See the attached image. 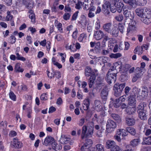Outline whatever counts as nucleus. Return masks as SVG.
<instances>
[{
  "label": "nucleus",
  "mask_w": 151,
  "mask_h": 151,
  "mask_svg": "<svg viewBox=\"0 0 151 151\" xmlns=\"http://www.w3.org/2000/svg\"><path fill=\"white\" fill-rule=\"evenodd\" d=\"M89 126H83L82 129L81 138L82 139L91 137L93 134V123L92 122L88 123Z\"/></svg>",
  "instance_id": "f257e3e1"
},
{
  "label": "nucleus",
  "mask_w": 151,
  "mask_h": 151,
  "mask_svg": "<svg viewBox=\"0 0 151 151\" xmlns=\"http://www.w3.org/2000/svg\"><path fill=\"white\" fill-rule=\"evenodd\" d=\"M123 14L124 16V23L129 24L132 21H134L133 19L134 17V12L128 10V8L124 7L123 10Z\"/></svg>",
  "instance_id": "f03ea898"
},
{
  "label": "nucleus",
  "mask_w": 151,
  "mask_h": 151,
  "mask_svg": "<svg viewBox=\"0 0 151 151\" xmlns=\"http://www.w3.org/2000/svg\"><path fill=\"white\" fill-rule=\"evenodd\" d=\"M85 75L86 76H91L88 80V84L89 88H91L96 79L94 73L91 70L90 67L87 66L85 69Z\"/></svg>",
  "instance_id": "7ed1b4c3"
},
{
  "label": "nucleus",
  "mask_w": 151,
  "mask_h": 151,
  "mask_svg": "<svg viewBox=\"0 0 151 151\" xmlns=\"http://www.w3.org/2000/svg\"><path fill=\"white\" fill-rule=\"evenodd\" d=\"M125 86V84L124 83L119 84L117 83L115 84L113 88L114 91V95L115 96L117 97L121 95Z\"/></svg>",
  "instance_id": "20e7f679"
},
{
  "label": "nucleus",
  "mask_w": 151,
  "mask_h": 151,
  "mask_svg": "<svg viewBox=\"0 0 151 151\" xmlns=\"http://www.w3.org/2000/svg\"><path fill=\"white\" fill-rule=\"evenodd\" d=\"M133 95H130L128 96V104L131 106H134L136 103V100L135 96L137 95V93L138 91V89L136 87H134L133 89Z\"/></svg>",
  "instance_id": "39448f33"
},
{
  "label": "nucleus",
  "mask_w": 151,
  "mask_h": 151,
  "mask_svg": "<svg viewBox=\"0 0 151 151\" xmlns=\"http://www.w3.org/2000/svg\"><path fill=\"white\" fill-rule=\"evenodd\" d=\"M116 127V123L111 119L108 120L106 124V131L107 132H110Z\"/></svg>",
  "instance_id": "423d86ee"
},
{
  "label": "nucleus",
  "mask_w": 151,
  "mask_h": 151,
  "mask_svg": "<svg viewBox=\"0 0 151 151\" xmlns=\"http://www.w3.org/2000/svg\"><path fill=\"white\" fill-rule=\"evenodd\" d=\"M148 90L147 88L144 86L142 88V90L141 91L140 89L139 90L137 95V99L138 100H141L143 98L146 96L148 95Z\"/></svg>",
  "instance_id": "0eeeda50"
},
{
  "label": "nucleus",
  "mask_w": 151,
  "mask_h": 151,
  "mask_svg": "<svg viewBox=\"0 0 151 151\" xmlns=\"http://www.w3.org/2000/svg\"><path fill=\"white\" fill-rule=\"evenodd\" d=\"M108 89L107 87L105 86L103 87L100 93V96L103 101H106L108 95Z\"/></svg>",
  "instance_id": "6e6552de"
},
{
  "label": "nucleus",
  "mask_w": 151,
  "mask_h": 151,
  "mask_svg": "<svg viewBox=\"0 0 151 151\" xmlns=\"http://www.w3.org/2000/svg\"><path fill=\"white\" fill-rule=\"evenodd\" d=\"M104 33L102 31L99 30L94 31L93 37L96 40H99L104 37Z\"/></svg>",
  "instance_id": "1a4fd4ad"
},
{
  "label": "nucleus",
  "mask_w": 151,
  "mask_h": 151,
  "mask_svg": "<svg viewBox=\"0 0 151 151\" xmlns=\"http://www.w3.org/2000/svg\"><path fill=\"white\" fill-rule=\"evenodd\" d=\"M116 76L115 74L110 75L107 74L106 80L107 83L109 84L114 83L116 80Z\"/></svg>",
  "instance_id": "9d476101"
},
{
  "label": "nucleus",
  "mask_w": 151,
  "mask_h": 151,
  "mask_svg": "<svg viewBox=\"0 0 151 151\" xmlns=\"http://www.w3.org/2000/svg\"><path fill=\"white\" fill-rule=\"evenodd\" d=\"M136 23L135 21L131 22L130 24H128L129 27H128L127 30V33H128L129 32H132L135 30V24Z\"/></svg>",
  "instance_id": "9b49d317"
},
{
  "label": "nucleus",
  "mask_w": 151,
  "mask_h": 151,
  "mask_svg": "<svg viewBox=\"0 0 151 151\" xmlns=\"http://www.w3.org/2000/svg\"><path fill=\"white\" fill-rule=\"evenodd\" d=\"M112 24L111 23H108L105 24L102 26V29L105 32L109 33L111 29Z\"/></svg>",
  "instance_id": "f8f14e48"
},
{
  "label": "nucleus",
  "mask_w": 151,
  "mask_h": 151,
  "mask_svg": "<svg viewBox=\"0 0 151 151\" xmlns=\"http://www.w3.org/2000/svg\"><path fill=\"white\" fill-rule=\"evenodd\" d=\"M54 138L51 136H48L45 139L43 144L47 146V145L52 144V143L54 142Z\"/></svg>",
  "instance_id": "ddd939ff"
},
{
  "label": "nucleus",
  "mask_w": 151,
  "mask_h": 151,
  "mask_svg": "<svg viewBox=\"0 0 151 151\" xmlns=\"http://www.w3.org/2000/svg\"><path fill=\"white\" fill-rule=\"evenodd\" d=\"M119 31L118 29L116 27H113L110 31L109 33L113 37H117L118 36Z\"/></svg>",
  "instance_id": "4468645a"
},
{
  "label": "nucleus",
  "mask_w": 151,
  "mask_h": 151,
  "mask_svg": "<svg viewBox=\"0 0 151 151\" xmlns=\"http://www.w3.org/2000/svg\"><path fill=\"white\" fill-rule=\"evenodd\" d=\"M92 143L93 142L91 139H87L86 140L85 143L81 147V150H83L85 147H90Z\"/></svg>",
  "instance_id": "2eb2a0df"
},
{
  "label": "nucleus",
  "mask_w": 151,
  "mask_h": 151,
  "mask_svg": "<svg viewBox=\"0 0 151 151\" xmlns=\"http://www.w3.org/2000/svg\"><path fill=\"white\" fill-rule=\"evenodd\" d=\"M125 122L129 126L134 125L135 123V119L132 118L127 117L125 118Z\"/></svg>",
  "instance_id": "dca6fc26"
},
{
  "label": "nucleus",
  "mask_w": 151,
  "mask_h": 151,
  "mask_svg": "<svg viewBox=\"0 0 151 151\" xmlns=\"http://www.w3.org/2000/svg\"><path fill=\"white\" fill-rule=\"evenodd\" d=\"M13 145L16 148H21L22 146V143L17 138H14L13 139Z\"/></svg>",
  "instance_id": "f3484780"
},
{
  "label": "nucleus",
  "mask_w": 151,
  "mask_h": 151,
  "mask_svg": "<svg viewBox=\"0 0 151 151\" xmlns=\"http://www.w3.org/2000/svg\"><path fill=\"white\" fill-rule=\"evenodd\" d=\"M117 134L119 135H121L123 137L126 136L128 134L127 128L126 130L124 129H118V131H117Z\"/></svg>",
  "instance_id": "a211bd4d"
},
{
  "label": "nucleus",
  "mask_w": 151,
  "mask_h": 151,
  "mask_svg": "<svg viewBox=\"0 0 151 151\" xmlns=\"http://www.w3.org/2000/svg\"><path fill=\"white\" fill-rule=\"evenodd\" d=\"M70 140V139L65 136L64 135H62L60 139V141L61 143L63 144H66L68 143Z\"/></svg>",
  "instance_id": "6ab92c4d"
},
{
  "label": "nucleus",
  "mask_w": 151,
  "mask_h": 151,
  "mask_svg": "<svg viewBox=\"0 0 151 151\" xmlns=\"http://www.w3.org/2000/svg\"><path fill=\"white\" fill-rule=\"evenodd\" d=\"M29 14V17L31 19V21L33 23H35V15L34 11L32 10H30L28 12Z\"/></svg>",
  "instance_id": "aec40b11"
},
{
  "label": "nucleus",
  "mask_w": 151,
  "mask_h": 151,
  "mask_svg": "<svg viewBox=\"0 0 151 151\" xmlns=\"http://www.w3.org/2000/svg\"><path fill=\"white\" fill-rule=\"evenodd\" d=\"M141 21L145 24H149L151 22V17L143 16L141 18Z\"/></svg>",
  "instance_id": "412c9836"
},
{
  "label": "nucleus",
  "mask_w": 151,
  "mask_h": 151,
  "mask_svg": "<svg viewBox=\"0 0 151 151\" xmlns=\"http://www.w3.org/2000/svg\"><path fill=\"white\" fill-rule=\"evenodd\" d=\"M90 105V100L89 99H85L83 103V108L84 110H87L89 108Z\"/></svg>",
  "instance_id": "4be33fe9"
},
{
  "label": "nucleus",
  "mask_w": 151,
  "mask_h": 151,
  "mask_svg": "<svg viewBox=\"0 0 151 151\" xmlns=\"http://www.w3.org/2000/svg\"><path fill=\"white\" fill-rule=\"evenodd\" d=\"M136 109L133 106L132 107H128L126 109V111L129 115L133 114L136 111Z\"/></svg>",
  "instance_id": "5701e85b"
},
{
  "label": "nucleus",
  "mask_w": 151,
  "mask_h": 151,
  "mask_svg": "<svg viewBox=\"0 0 151 151\" xmlns=\"http://www.w3.org/2000/svg\"><path fill=\"white\" fill-rule=\"evenodd\" d=\"M146 110H143V111H139L137 112L138 113L139 116L141 119L145 120L146 119Z\"/></svg>",
  "instance_id": "b1692460"
},
{
  "label": "nucleus",
  "mask_w": 151,
  "mask_h": 151,
  "mask_svg": "<svg viewBox=\"0 0 151 151\" xmlns=\"http://www.w3.org/2000/svg\"><path fill=\"white\" fill-rule=\"evenodd\" d=\"M52 146L53 149L55 151L61 150L62 146L60 145H58L56 142H54L52 144Z\"/></svg>",
  "instance_id": "393cba45"
},
{
  "label": "nucleus",
  "mask_w": 151,
  "mask_h": 151,
  "mask_svg": "<svg viewBox=\"0 0 151 151\" xmlns=\"http://www.w3.org/2000/svg\"><path fill=\"white\" fill-rule=\"evenodd\" d=\"M144 10L145 8L143 9L140 8H138L136 9L135 12L138 16L142 17L143 16Z\"/></svg>",
  "instance_id": "a878e982"
},
{
  "label": "nucleus",
  "mask_w": 151,
  "mask_h": 151,
  "mask_svg": "<svg viewBox=\"0 0 151 151\" xmlns=\"http://www.w3.org/2000/svg\"><path fill=\"white\" fill-rule=\"evenodd\" d=\"M142 143L147 145H151V136L144 138Z\"/></svg>",
  "instance_id": "bb28decb"
},
{
  "label": "nucleus",
  "mask_w": 151,
  "mask_h": 151,
  "mask_svg": "<svg viewBox=\"0 0 151 151\" xmlns=\"http://www.w3.org/2000/svg\"><path fill=\"white\" fill-rule=\"evenodd\" d=\"M111 116L112 118L117 122H121V118L118 114H111Z\"/></svg>",
  "instance_id": "cd10ccee"
},
{
  "label": "nucleus",
  "mask_w": 151,
  "mask_h": 151,
  "mask_svg": "<svg viewBox=\"0 0 151 151\" xmlns=\"http://www.w3.org/2000/svg\"><path fill=\"white\" fill-rule=\"evenodd\" d=\"M115 142L114 141L108 140L106 143V147L107 149H109L111 148L114 145Z\"/></svg>",
  "instance_id": "c85d7f7f"
},
{
  "label": "nucleus",
  "mask_w": 151,
  "mask_h": 151,
  "mask_svg": "<svg viewBox=\"0 0 151 151\" xmlns=\"http://www.w3.org/2000/svg\"><path fill=\"white\" fill-rule=\"evenodd\" d=\"M110 6V3L107 1H106L102 5V10L104 12L106 11V12L109 10V8Z\"/></svg>",
  "instance_id": "c756f323"
},
{
  "label": "nucleus",
  "mask_w": 151,
  "mask_h": 151,
  "mask_svg": "<svg viewBox=\"0 0 151 151\" xmlns=\"http://www.w3.org/2000/svg\"><path fill=\"white\" fill-rule=\"evenodd\" d=\"M143 16L151 17V10L148 8H145Z\"/></svg>",
  "instance_id": "7c9ffc66"
},
{
  "label": "nucleus",
  "mask_w": 151,
  "mask_h": 151,
  "mask_svg": "<svg viewBox=\"0 0 151 151\" xmlns=\"http://www.w3.org/2000/svg\"><path fill=\"white\" fill-rule=\"evenodd\" d=\"M114 64L116 70H119V71H120L122 68V62L120 61L118 62L115 63Z\"/></svg>",
  "instance_id": "2f4dec72"
},
{
  "label": "nucleus",
  "mask_w": 151,
  "mask_h": 151,
  "mask_svg": "<svg viewBox=\"0 0 151 151\" xmlns=\"http://www.w3.org/2000/svg\"><path fill=\"white\" fill-rule=\"evenodd\" d=\"M14 71L16 72H22L23 71L24 69L21 68L20 64L17 63L15 65Z\"/></svg>",
  "instance_id": "473e14b6"
},
{
  "label": "nucleus",
  "mask_w": 151,
  "mask_h": 151,
  "mask_svg": "<svg viewBox=\"0 0 151 151\" xmlns=\"http://www.w3.org/2000/svg\"><path fill=\"white\" fill-rule=\"evenodd\" d=\"M139 141V139H135L132 140L130 142V144L133 147L136 146L138 145V143Z\"/></svg>",
  "instance_id": "72a5a7b5"
},
{
  "label": "nucleus",
  "mask_w": 151,
  "mask_h": 151,
  "mask_svg": "<svg viewBox=\"0 0 151 151\" xmlns=\"http://www.w3.org/2000/svg\"><path fill=\"white\" fill-rule=\"evenodd\" d=\"M93 5V3L91 1V3H89L87 2L85 4L84 7V9L86 10H89Z\"/></svg>",
  "instance_id": "f704fd0d"
},
{
  "label": "nucleus",
  "mask_w": 151,
  "mask_h": 151,
  "mask_svg": "<svg viewBox=\"0 0 151 151\" xmlns=\"http://www.w3.org/2000/svg\"><path fill=\"white\" fill-rule=\"evenodd\" d=\"M127 128L128 132H129L131 134L133 135L135 134L136 131L135 129L134 128L130 127H128Z\"/></svg>",
  "instance_id": "c9c22d12"
},
{
  "label": "nucleus",
  "mask_w": 151,
  "mask_h": 151,
  "mask_svg": "<svg viewBox=\"0 0 151 151\" xmlns=\"http://www.w3.org/2000/svg\"><path fill=\"white\" fill-rule=\"evenodd\" d=\"M138 51H139V52L138 54L140 55L142 53V47H137L134 50V52L135 54H136L138 52Z\"/></svg>",
  "instance_id": "e433bc0d"
},
{
  "label": "nucleus",
  "mask_w": 151,
  "mask_h": 151,
  "mask_svg": "<svg viewBox=\"0 0 151 151\" xmlns=\"http://www.w3.org/2000/svg\"><path fill=\"white\" fill-rule=\"evenodd\" d=\"M131 90V88L129 86H126L124 90V93L127 96H129L130 95H133V93H132V94H130V91Z\"/></svg>",
  "instance_id": "4c0bfd02"
},
{
  "label": "nucleus",
  "mask_w": 151,
  "mask_h": 151,
  "mask_svg": "<svg viewBox=\"0 0 151 151\" xmlns=\"http://www.w3.org/2000/svg\"><path fill=\"white\" fill-rule=\"evenodd\" d=\"M110 151H123V150L119 146L115 145V146H113L111 149Z\"/></svg>",
  "instance_id": "58836bf2"
},
{
  "label": "nucleus",
  "mask_w": 151,
  "mask_h": 151,
  "mask_svg": "<svg viewBox=\"0 0 151 151\" xmlns=\"http://www.w3.org/2000/svg\"><path fill=\"white\" fill-rule=\"evenodd\" d=\"M87 23V20L85 17H83L80 21L78 22V23L80 24L84 27L85 26Z\"/></svg>",
  "instance_id": "ea45409f"
},
{
  "label": "nucleus",
  "mask_w": 151,
  "mask_h": 151,
  "mask_svg": "<svg viewBox=\"0 0 151 151\" xmlns=\"http://www.w3.org/2000/svg\"><path fill=\"white\" fill-rule=\"evenodd\" d=\"M96 151H104V146L101 144H98L96 146Z\"/></svg>",
  "instance_id": "a19ab883"
},
{
  "label": "nucleus",
  "mask_w": 151,
  "mask_h": 151,
  "mask_svg": "<svg viewBox=\"0 0 151 151\" xmlns=\"http://www.w3.org/2000/svg\"><path fill=\"white\" fill-rule=\"evenodd\" d=\"M115 19L119 22L122 21L124 19V17L122 14H119L115 17Z\"/></svg>",
  "instance_id": "79ce46f5"
},
{
  "label": "nucleus",
  "mask_w": 151,
  "mask_h": 151,
  "mask_svg": "<svg viewBox=\"0 0 151 151\" xmlns=\"http://www.w3.org/2000/svg\"><path fill=\"white\" fill-rule=\"evenodd\" d=\"M94 50L97 53H99L100 52L101 47L100 46V43H97L95 45Z\"/></svg>",
  "instance_id": "37998d69"
},
{
  "label": "nucleus",
  "mask_w": 151,
  "mask_h": 151,
  "mask_svg": "<svg viewBox=\"0 0 151 151\" xmlns=\"http://www.w3.org/2000/svg\"><path fill=\"white\" fill-rule=\"evenodd\" d=\"M121 104V101L118 100V99H116L114 101L113 105L114 107L118 108L120 106Z\"/></svg>",
  "instance_id": "c03bdc74"
},
{
  "label": "nucleus",
  "mask_w": 151,
  "mask_h": 151,
  "mask_svg": "<svg viewBox=\"0 0 151 151\" xmlns=\"http://www.w3.org/2000/svg\"><path fill=\"white\" fill-rule=\"evenodd\" d=\"M137 108V112L139 111H143V110H146L145 109V107H144V104L142 103H141L139 104Z\"/></svg>",
  "instance_id": "a18cd8bd"
},
{
  "label": "nucleus",
  "mask_w": 151,
  "mask_h": 151,
  "mask_svg": "<svg viewBox=\"0 0 151 151\" xmlns=\"http://www.w3.org/2000/svg\"><path fill=\"white\" fill-rule=\"evenodd\" d=\"M70 4H66L65 9L64 11L65 12H68V13H70L71 11V9L70 6Z\"/></svg>",
  "instance_id": "49530a36"
},
{
  "label": "nucleus",
  "mask_w": 151,
  "mask_h": 151,
  "mask_svg": "<svg viewBox=\"0 0 151 151\" xmlns=\"http://www.w3.org/2000/svg\"><path fill=\"white\" fill-rule=\"evenodd\" d=\"M138 4L140 6H144L147 3L146 0H137Z\"/></svg>",
  "instance_id": "de8ad7c7"
},
{
  "label": "nucleus",
  "mask_w": 151,
  "mask_h": 151,
  "mask_svg": "<svg viewBox=\"0 0 151 151\" xmlns=\"http://www.w3.org/2000/svg\"><path fill=\"white\" fill-rule=\"evenodd\" d=\"M122 56V55L120 53H118L116 54H112L110 55V57L111 58H117L120 57Z\"/></svg>",
  "instance_id": "09e8293b"
},
{
  "label": "nucleus",
  "mask_w": 151,
  "mask_h": 151,
  "mask_svg": "<svg viewBox=\"0 0 151 151\" xmlns=\"http://www.w3.org/2000/svg\"><path fill=\"white\" fill-rule=\"evenodd\" d=\"M9 96L10 98L12 100L15 101L16 99V95L12 91H11L9 93Z\"/></svg>",
  "instance_id": "8fccbe9b"
},
{
  "label": "nucleus",
  "mask_w": 151,
  "mask_h": 151,
  "mask_svg": "<svg viewBox=\"0 0 151 151\" xmlns=\"http://www.w3.org/2000/svg\"><path fill=\"white\" fill-rule=\"evenodd\" d=\"M48 77L50 78L51 79L54 78L55 76L54 72L52 71V72H50L49 71H47Z\"/></svg>",
  "instance_id": "3c124183"
},
{
  "label": "nucleus",
  "mask_w": 151,
  "mask_h": 151,
  "mask_svg": "<svg viewBox=\"0 0 151 151\" xmlns=\"http://www.w3.org/2000/svg\"><path fill=\"white\" fill-rule=\"evenodd\" d=\"M71 16V14L70 13H65L63 15V18L65 20H68Z\"/></svg>",
  "instance_id": "603ef678"
},
{
  "label": "nucleus",
  "mask_w": 151,
  "mask_h": 151,
  "mask_svg": "<svg viewBox=\"0 0 151 151\" xmlns=\"http://www.w3.org/2000/svg\"><path fill=\"white\" fill-rule=\"evenodd\" d=\"M7 16L6 17V20L8 21L11 20L13 18V16L11 14L10 12L8 11L7 12Z\"/></svg>",
  "instance_id": "864d4df0"
},
{
  "label": "nucleus",
  "mask_w": 151,
  "mask_h": 151,
  "mask_svg": "<svg viewBox=\"0 0 151 151\" xmlns=\"http://www.w3.org/2000/svg\"><path fill=\"white\" fill-rule=\"evenodd\" d=\"M118 27L120 32L121 33H123L124 29V25L122 24L119 23L118 24Z\"/></svg>",
  "instance_id": "5fc2aeb1"
},
{
  "label": "nucleus",
  "mask_w": 151,
  "mask_h": 151,
  "mask_svg": "<svg viewBox=\"0 0 151 151\" xmlns=\"http://www.w3.org/2000/svg\"><path fill=\"white\" fill-rule=\"evenodd\" d=\"M83 4V3L81 2L78 1V3L76 4L75 8L78 9H80L81 8V6Z\"/></svg>",
  "instance_id": "6e6d98bb"
},
{
  "label": "nucleus",
  "mask_w": 151,
  "mask_h": 151,
  "mask_svg": "<svg viewBox=\"0 0 151 151\" xmlns=\"http://www.w3.org/2000/svg\"><path fill=\"white\" fill-rule=\"evenodd\" d=\"M21 1L22 2L23 4L26 5V6L28 8L29 7H31V6H32L31 4H29L28 5H27L28 2L26 0H21Z\"/></svg>",
  "instance_id": "4d7b16f0"
},
{
  "label": "nucleus",
  "mask_w": 151,
  "mask_h": 151,
  "mask_svg": "<svg viewBox=\"0 0 151 151\" xmlns=\"http://www.w3.org/2000/svg\"><path fill=\"white\" fill-rule=\"evenodd\" d=\"M7 122L6 121H2L0 123V126L4 129H5L7 126Z\"/></svg>",
  "instance_id": "13d9d810"
},
{
  "label": "nucleus",
  "mask_w": 151,
  "mask_h": 151,
  "mask_svg": "<svg viewBox=\"0 0 151 151\" xmlns=\"http://www.w3.org/2000/svg\"><path fill=\"white\" fill-rule=\"evenodd\" d=\"M17 57L16 58L18 60H20L23 61H24L26 60V59L22 57H20L19 53H16Z\"/></svg>",
  "instance_id": "bf43d9fd"
},
{
  "label": "nucleus",
  "mask_w": 151,
  "mask_h": 151,
  "mask_svg": "<svg viewBox=\"0 0 151 151\" xmlns=\"http://www.w3.org/2000/svg\"><path fill=\"white\" fill-rule=\"evenodd\" d=\"M86 34L84 33H83L81 34L78 37V40L79 42H82L85 37L86 36Z\"/></svg>",
  "instance_id": "052dcab7"
},
{
  "label": "nucleus",
  "mask_w": 151,
  "mask_h": 151,
  "mask_svg": "<svg viewBox=\"0 0 151 151\" xmlns=\"http://www.w3.org/2000/svg\"><path fill=\"white\" fill-rule=\"evenodd\" d=\"M78 11H77L73 14L71 18L72 21L75 20L76 19L78 16Z\"/></svg>",
  "instance_id": "680f3d73"
},
{
  "label": "nucleus",
  "mask_w": 151,
  "mask_h": 151,
  "mask_svg": "<svg viewBox=\"0 0 151 151\" xmlns=\"http://www.w3.org/2000/svg\"><path fill=\"white\" fill-rule=\"evenodd\" d=\"M116 6L117 9H122V7L123 6V4L121 2H119L118 1L117 4Z\"/></svg>",
  "instance_id": "e2e57ef3"
},
{
  "label": "nucleus",
  "mask_w": 151,
  "mask_h": 151,
  "mask_svg": "<svg viewBox=\"0 0 151 151\" xmlns=\"http://www.w3.org/2000/svg\"><path fill=\"white\" fill-rule=\"evenodd\" d=\"M40 98L41 100L44 101L47 100V98L46 96V93H44L42 94L40 96Z\"/></svg>",
  "instance_id": "0e129e2a"
},
{
  "label": "nucleus",
  "mask_w": 151,
  "mask_h": 151,
  "mask_svg": "<svg viewBox=\"0 0 151 151\" xmlns=\"http://www.w3.org/2000/svg\"><path fill=\"white\" fill-rule=\"evenodd\" d=\"M54 74H55V76L56 77L58 78H60L61 77L60 72L59 71H54Z\"/></svg>",
  "instance_id": "69168bd1"
},
{
  "label": "nucleus",
  "mask_w": 151,
  "mask_h": 151,
  "mask_svg": "<svg viewBox=\"0 0 151 151\" xmlns=\"http://www.w3.org/2000/svg\"><path fill=\"white\" fill-rule=\"evenodd\" d=\"M58 54L61 57L62 61L63 62H64L65 60V58L66 57L65 54L60 53H59Z\"/></svg>",
  "instance_id": "338daca9"
},
{
  "label": "nucleus",
  "mask_w": 151,
  "mask_h": 151,
  "mask_svg": "<svg viewBox=\"0 0 151 151\" xmlns=\"http://www.w3.org/2000/svg\"><path fill=\"white\" fill-rule=\"evenodd\" d=\"M116 7L114 5V6H110V9L112 13H115L117 10Z\"/></svg>",
  "instance_id": "774afa93"
}]
</instances>
